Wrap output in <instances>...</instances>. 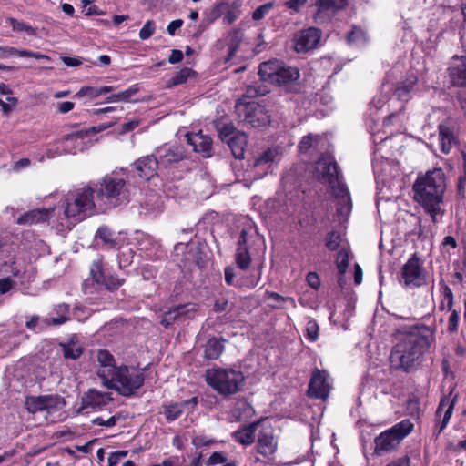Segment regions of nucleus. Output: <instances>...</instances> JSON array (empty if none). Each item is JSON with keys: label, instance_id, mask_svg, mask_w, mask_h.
Returning <instances> with one entry per match:
<instances>
[{"label": "nucleus", "instance_id": "58", "mask_svg": "<svg viewBox=\"0 0 466 466\" xmlns=\"http://www.w3.org/2000/svg\"><path fill=\"white\" fill-rule=\"evenodd\" d=\"M218 133L223 140H228L230 137L236 134L235 127H233L232 124L224 125L222 127L218 129Z\"/></svg>", "mask_w": 466, "mask_h": 466}, {"label": "nucleus", "instance_id": "12", "mask_svg": "<svg viewBox=\"0 0 466 466\" xmlns=\"http://www.w3.org/2000/svg\"><path fill=\"white\" fill-rule=\"evenodd\" d=\"M329 375L324 370H314L309 384L308 395L315 399H327L331 389Z\"/></svg>", "mask_w": 466, "mask_h": 466}, {"label": "nucleus", "instance_id": "30", "mask_svg": "<svg viewBox=\"0 0 466 466\" xmlns=\"http://www.w3.org/2000/svg\"><path fill=\"white\" fill-rule=\"evenodd\" d=\"M226 339L211 337L204 346L203 357L208 360H218L224 351Z\"/></svg>", "mask_w": 466, "mask_h": 466}, {"label": "nucleus", "instance_id": "5", "mask_svg": "<svg viewBox=\"0 0 466 466\" xmlns=\"http://www.w3.org/2000/svg\"><path fill=\"white\" fill-rule=\"evenodd\" d=\"M314 176L320 183L328 185L333 194L337 196L347 194L343 176L332 156L322 155L319 157L315 164Z\"/></svg>", "mask_w": 466, "mask_h": 466}, {"label": "nucleus", "instance_id": "25", "mask_svg": "<svg viewBox=\"0 0 466 466\" xmlns=\"http://www.w3.org/2000/svg\"><path fill=\"white\" fill-rule=\"evenodd\" d=\"M456 401L457 396H454L452 400H451L448 396H445L441 400L436 410V417L440 418L441 416V411L443 410H445V411L441 421L439 422L436 426V430L434 431V434H436V436L441 434V432L447 427V424L452 415Z\"/></svg>", "mask_w": 466, "mask_h": 466}, {"label": "nucleus", "instance_id": "26", "mask_svg": "<svg viewBox=\"0 0 466 466\" xmlns=\"http://www.w3.org/2000/svg\"><path fill=\"white\" fill-rule=\"evenodd\" d=\"M247 236L248 232L243 228L238 240V248L235 255L236 264L241 270H247L251 263V257L247 247Z\"/></svg>", "mask_w": 466, "mask_h": 466}, {"label": "nucleus", "instance_id": "20", "mask_svg": "<svg viewBox=\"0 0 466 466\" xmlns=\"http://www.w3.org/2000/svg\"><path fill=\"white\" fill-rule=\"evenodd\" d=\"M257 451L264 457L275 453L278 443L274 438V430L271 426L263 427L258 434Z\"/></svg>", "mask_w": 466, "mask_h": 466}, {"label": "nucleus", "instance_id": "61", "mask_svg": "<svg viewBox=\"0 0 466 466\" xmlns=\"http://www.w3.org/2000/svg\"><path fill=\"white\" fill-rule=\"evenodd\" d=\"M442 296L443 300L447 302V308L449 310L452 309L453 306V293L450 287L444 285L442 287Z\"/></svg>", "mask_w": 466, "mask_h": 466}, {"label": "nucleus", "instance_id": "18", "mask_svg": "<svg viewBox=\"0 0 466 466\" xmlns=\"http://www.w3.org/2000/svg\"><path fill=\"white\" fill-rule=\"evenodd\" d=\"M113 401L111 393L101 392L95 389H89L81 398L83 409L102 410Z\"/></svg>", "mask_w": 466, "mask_h": 466}, {"label": "nucleus", "instance_id": "6", "mask_svg": "<svg viewBox=\"0 0 466 466\" xmlns=\"http://www.w3.org/2000/svg\"><path fill=\"white\" fill-rule=\"evenodd\" d=\"M96 198L109 208H116L127 201L125 178L116 172L106 175L99 183Z\"/></svg>", "mask_w": 466, "mask_h": 466}, {"label": "nucleus", "instance_id": "33", "mask_svg": "<svg viewBox=\"0 0 466 466\" xmlns=\"http://www.w3.org/2000/svg\"><path fill=\"white\" fill-rule=\"evenodd\" d=\"M257 427V422L251 423L248 426L234 431L232 437L237 442L242 445H250L254 441V434Z\"/></svg>", "mask_w": 466, "mask_h": 466}, {"label": "nucleus", "instance_id": "53", "mask_svg": "<svg viewBox=\"0 0 466 466\" xmlns=\"http://www.w3.org/2000/svg\"><path fill=\"white\" fill-rule=\"evenodd\" d=\"M273 5L271 3L264 4L258 6L252 14V18L256 21L262 19L269 12Z\"/></svg>", "mask_w": 466, "mask_h": 466}, {"label": "nucleus", "instance_id": "44", "mask_svg": "<svg viewBox=\"0 0 466 466\" xmlns=\"http://www.w3.org/2000/svg\"><path fill=\"white\" fill-rule=\"evenodd\" d=\"M231 35V44L228 49V57L226 58V62L229 61L236 54L238 50V42L242 38V31L240 29H234L230 33Z\"/></svg>", "mask_w": 466, "mask_h": 466}, {"label": "nucleus", "instance_id": "63", "mask_svg": "<svg viewBox=\"0 0 466 466\" xmlns=\"http://www.w3.org/2000/svg\"><path fill=\"white\" fill-rule=\"evenodd\" d=\"M306 280L308 284L314 289H319L320 286V279L316 272H309L307 274Z\"/></svg>", "mask_w": 466, "mask_h": 466}, {"label": "nucleus", "instance_id": "31", "mask_svg": "<svg viewBox=\"0 0 466 466\" xmlns=\"http://www.w3.org/2000/svg\"><path fill=\"white\" fill-rule=\"evenodd\" d=\"M62 349L63 356L66 360H77L83 354L84 348L74 335L66 342L59 343Z\"/></svg>", "mask_w": 466, "mask_h": 466}, {"label": "nucleus", "instance_id": "39", "mask_svg": "<svg viewBox=\"0 0 466 466\" xmlns=\"http://www.w3.org/2000/svg\"><path fill=\"white\" fill-rule=\"evenodd\" d=\"M350 253V248L347 246L345 248H341L336 254L335 263L340 275H344L348 270Z\"/></svg>", "mask_w": 466, "mask_h": 466}, {"label": "nucleus", "instance_id": "55", "mask_svg": "<svg viewBox=\"0 0 466 466\" xmlns=\"http://www.w3.org/2000/svg\"><path fill=\"white\" fill-rule=\"evenodd\" d=\"M15 283L11 277L0 278V295L5 294L10 291Z\"/></svg>", "mask_w": 466, "mask_h": 466}, {"label": "nucleus", "instance_id": "35", "mask_svg": "<svg viewBox=\"0 0 466 466\" xmlns=\"http://www.w3.org/2000/svg\"><path fill=\"white\" fill-rule=\"evenodd\" d=\"M260 276H261V273L259 271L258 273L257 277H250L249 279H248L245 281H242V282H238V281L237 283H234V277H235L234 269L231 267H227L225 268V281H226V283L228 285H230V286H232V285H234V286L245 285L248 288H254L259 282Z\"/></svg>", "mask_w": 466, "mask_h": 466}, {"label": "nucleus", "instance_id": "23", "mask_svg": "<svg viewBox=\"0 0 466 466\" xmlns=\"http://www.w3.org/2000/svg\"><path fill=\"white\" fill-rule=\"evenodd\" d=\"M97 361L99 363L97 376L102 380L104 385L118 367L116 365L113 355L106 350L97 352Z\"/></svg>", "mask_w": 466, "mask_h": 466}, {"label": "nucleus", "instance_id": "14", "mask_svg": "<svg viewBox=\"0 0 466 466\" xmlns=\"http://www.w3.org/2000/svg\"><path fill=\"white\" fill-rule=\"evenodd\" d=\"M321 38V31L315 27H309L299 31L294 35L295 50L298 53L307 52L315 48Z\"/></svg>", "mask_w": 466, "mask_h": 466}, {"label": "nucleus", "instance_id": "11", "mask_svg": "<svg viewBox=\"0 0 466 466\" xmlns=\"http://www.w3.org/2000/svg\"><path fill=\"white\" fill-rule=\"evenodd\" d=\"M401 279L406 287H420L425 283V276L416 254H413L403 265Z\"/></svg>", "mask_w": 466, "mask_h": 466}, {"label": "nucleus", "instance_id": "51", "mask_svg": "<svg viewBox=\"0 0 466 466\" xmlns=\"http://www.w3.org/2000/svg\"><path fill=\"white\" fill-rule=\"evenodd\" d=\"M156 31V24L153 20H147L139 31V37L142 40L150 38Z\"/></svg>", "mask_w": 466, "mask_h": 466}, {"label": "nucleus", "instance_id": "9", "mask_svg": "<svg viewBox=\"0 0 466 466\" xmlns=\"http://www.w3.org/2000/svg\"><path fill=\"white\" fill-rule=\"evenodd\" d=\"M413 428L414 424L410 420H403L384 431L375 438V453L381 455L383 452L395 450L401 441L413 431Z\"/></svg>", "mask_w": 466, "mask_h": 466}, {"label": "nucleus", "instance_id": "21", "mask_svg": "<svg viewBox=\"0 0 466 466\" xmlns=\"http://www.w3.org/2000/svg\"><path fill=\"white\" fill-rule=\"evenodd\" d=\"M134 167L138 177L144 180H149L157 176V169L160 168L155 155H148L138 158L134 163Z\"/></svg>", "mask_w": 466, "mask_h": 466}, {"label": "nucleus", "instance_id": "17", "mask_svg": "<svg viewBox=\"0 0 466 466\" xmlns=\"http://www.w3.org/2000/svg\"><path fill=\"white\" fill-rule=\"evenodd\" d=\"M195 312V304L178 305L164 312L160 323L167 328L177 321H184L187 318H192Z\"/></svg>", "mask_w": 466, "mask_h": 466}, {"label": "nucleus", "instance_id": "29", "mask_svg": "<svg viewBox=\"0 0 466 466\" xmlns=\"http://www.w3.org/2000/svg\"><path fill=\"white\" fill-rule=\"evenodd\" d=\"M417 82L418 77L416 76H408L405 79L398 82L394 90V96L400 101H409L411 98V92Z\"/></svg>", "mask_w": 466, "mask_h": 466}, {"label": "nucleus", "instance_id": "49", "mask_svg": "<svg viewBox=\"0 0 466 466\" xmlns=\"http://www.w3.org/2000/svg\"><path fill=\"white\" fill-rule=\"evenodd\" d=\"M277 150L274 148H268L262 155L255 160V167H258L263 164L272 163L275 161L277 157Z\"/></svg>", "mask_w": 466, "mask_h": 466}, {"label": "nucleus", "instance_id": "32", "mask_svg": "<svg viewBox=\"0 0 466 466\" xmlns=\"http://www.w3.org/2000/svg\"><path fill=\"white\" fill-rule=\"evenodd\" d=\"M227 143L231 149V152L235 158H244L245 147L248 143V137L245 133L237 132L234 136L230 137Z\"/></svg>", "mask_w": 466, "mask_h": 466}, {"label": "nucleus", "instance_id": "48", "mask_svg": "<svg viewBox=\"0 0 466 466\" xmlns=\"http://www.w3.org/2000/svg\"><path fill=\"white\" fill-rule=\"evenodd\" d=\"M90 275L93 280L98 284L104 282L105 275L102 270V264L100 261H94L90 266Z\"/></svg>", "mask_w": 466, "mask_h": 466}, {"label": "nucleus", "instance_id": "41", "mask_svg": "<svg viewBox=\"0 0 466 466\" xmlns=\"http://www.w3.org/2000/svg\"><path fill=\"white\" fill-rule=\"evenodd\" d=\"M320 140H322L321 136L308 134L300 139L298 145L299 151L307 153L310 148H316Z\"/></svg>", "mask_w": 466, "mask_h": 466}, {"label": "nucleus", "instance_id": "10", "mask_svg": "<svg viewBox=\"0 0 466 466\" xmlns=\"http://www.w3.org/2000/svg\"><path fill=\"white\" fill-rule=\"evenodd\" d=\"M25 407L30 413L46 411L51 414L62 409L64 399L59 395L30 396L25 400Z\"/></svg>", "mask_w": 466, "mask_h": 466}, {"label": "nucleus", "instance_id": "38", "mask_svg": "<svg viewBox=\"0 0 466 466\" xmlns=\"http://www.w3.org/2000/svg\"><path fill=\"white\" fill-rule=\"evenodd\" d=\"M253 412L252 406L246 400H238L233 409V414L238 420L249 418Z\"/></svg>", "mask_w": 466, "mask_h": 466}, {"label": "nucleus", "instance_id": "50", "mask_svg": "<svg viewBox=\"0 0 466 466\" xmlns=\"http://www.w3.org/2000/svg\"><path fill=\"white\" fill-rule=\"evenodd\" d=\"M226 7H228L227 3H218L214 5L208 14L207 19L208 23H213L215 20L219 18L224 13Z\"/></svg>", "mask_w": 466, "mask_h": 466}, {"label": "nucleus", "instance_id": "59", "mask_svg": "<svg viewBox=\"0 0 466 466\" xmlns=\"http://www.w3.org/2000/svg\"><path fill=\"white\" fill-rule=\"evenodd\" d=\"M17 103V99L13 96L7 97V102H5L0 98V106L5 114L10 113Z\"/></svg>", "mask_w": 466, "mask_h": 466}, {"label": "nucleus", "instance_id": "45", "mask_svg": "<svg viewBox=\"0 0 466 466\" xmlns=\"http://www.w3.org/2000/svg\"><path fill=\"white\" fill-rule=\"evenodd\" d=\"M347 41L350 44L354 45L365 43L366 34L362 29L359 27H353L352 30L347 35Z\"/></svg>", "mask_w": 466, "mask_h": 466}, {"label": "nucleus", "instance_id": "36", "mask_svg": "<svg viewBox=\"0 0 466 466\" xmlns=\"http://www.w3.org/2000/svg\"><path fill=\"white\" fill-rule=\"evenodd\" d=\"M324 242L325 247L330 251H338L341 248L349 246L347 243H344L340 232L336 230L328 232L324 238Z\"/></svg>", "mask_w": 466, "mask_h": 466}, {"label": "nucleus", "instance_id": "27", "mask_svg": "<svg viewBox=\"0 0 466 466\" xmlns=\"http://www.w3.org/2000/svg\"><path fill=\"white\" fill-rule=\"evenodd\" d=\"M53 209L46 208H36L29 210L28 212H25L23 215H21L16 219V224L23 226H31L40 222H45L50 218Z\"/></svg>", "mask_w": 466, "mask_h": 466}, {"label": "nucleus", "instance_id": "47", "mask_svg": "<svg viewBox=\"0 0 466 466\" xmlns=\"http://www.w3.org/2000/svg\"><path fill=\"white\" fill-rule=\"evenodd\" d=\"M226 457L221 452L216 451L210 455V457L206 461V464L208 466H214L217 464H223V466H236L234 461L226 463Z\"/></svg>", "mask_w": 466, "mask_h": 466}, {"label": "nucleus", "instance_id": "16", "mask_svg": "<svg viewBox=\"0 0 466 466\" xmlns=\"http://www.w3.org/2000/svg\"><path fill=\"white\" fill-rule=\"evenodd\" d=\"M244 113L243 121L253 127H265L270 123V116L261 105L249 103L244 106Z\"/></svg>", "mask_w": 466, "mask_h": 466}, {"label": "nucleus", "instance_id": "7", "mask_svg": "<svg viewBox=\"0 0 466 466\" xmlns=\"http://www.w3.org/2000/svg\"><path fill=\"white\" fill-rule=\"evenodd\" d=\"M95 190L89 186H85L69 192L65 199V216L80 221L85 218V213L95 207Z\"/></svg>", "mask_w": 466, "mask_h": 466}, {"label": "nucleus", "instance_id": "42", "mask_svg": "<svg viewBox=\"0 0 466 466\" xmlns=\"http://www.w3.org/2000/svg\"><path fill=\"white\" fill-rule=\"evenodd\" d=\"M227 11L223 16V23L225 25L233 24L241 15V11L239 9V4L233 3L230 6L228 5Z\"/></svg>", "mask_w": 466, "mask_h": 466}, {"label": "nucleus", "instance_id": "13", "mask_svg": "<svg viewBox=\"0 0 466 466\" xmlns=\"http://www.w3.org/2000/svg\"><path fill=\"white\" fill-rule=\"evenodd\" d=\"M450 84L455 87H466V56L454 55L447 68Z\"/></svg>", "mask_w": 466, "mask_h": 466}, {"label": "nucleus", "instance_id": "46", "mask_svg": "<svg viewBox=\"0 0 466 466\" xmlns=\"http://www.w3.org/2000/svg\"><path fill=\"white\" fill-rule=\"evenodd\" d=\"M8 21H9V24L12 26L13 30L18 31V32L25 31L29 35H35V30L31 25H29L24 22L18 21L15 18H9Z\"/></svg>", "mask_w": 466, "mask_h": 466}, {"label": "nucleus", "instance_id": "52", "mask_svg": "<svg viewBox=\"0 0 466 466\" xmlns=\"http://www.w3.org/2000/svg\"><path fill=\"white\" fill-rule=\"evenodd\" d=\"M103 283L106 285L107 289L116 290L120 286L123 285L124 279L118 278L117 276H108V277L105 276V280Z\"/></svg>", "mask_w": 466, "mask_h": 466}, {"label": "nucleus", "instance_id": "8", "mask_svg": "<svg viewBox=\"0 0 466 466\" xmlns=\"http://www.w3.org/2000/svg\"><path fill=\"white\" fill-rule=\"evenodd\" d=\"M258 75L262 81L279 86L287 85L299 77L297 67L286 66L279 60H270L259 65Z\"/></svg>", "mask_w": 466, "mask_h": 466}, {"label": "nucleus", "instance_id": "2", "mask_svg": "<svg viewBox=\"0 0 466 466\" xmlns=\"http://www.w3.org/2000/svg\"><path fill=\"white\" fill-rule=\"evenodd\" d=\"M429 347L430 340L426 336L416 332L402 335L391 350V367L407 372L411 370Z\"/></svg>", "mask_w": 466, "mask_h": 466}, {"label": "nucleus", "instance_id": "3", "mask_svg": "<svg viewBox=\"0 0 466 466\" xmlns=\"http://www.w3.org/2000/svg\"><path fill=\"white\" fill-rule=\"evenodd\" d=\"M205 380L208 386L223 396L238 392L245 381L240 370L230 368H212L206 370Z\"/></svg>", "mask_w": 466, "mask_h": 466}, {"label": "nucleus", "instance_id": "34", "mask_svg": "<svg viewBox=\"0 0 466 466\" xmlns=\"http://www.w3.org/2000/svg\"><path fill=\"white\" fill-rule=\"evenodd\" d=\"M114 86H105L101 87H94V86H82L76 94L75 97H84L88 96L90 99H95L102 95L110 93L114 90Z\"/></svg>", "mask_w": 466, "mask_h": 466}, {"label": "nucleus", "instance_id": "57", "mask_svg": "<svg viewBox=\"0 0 466 466\" xmlns=\"http://www.w3.org/2000/svg\"><path fill=\"white\" fill-rule=\"evenodd\" d=\"M307 336L308 339L314 341L319 336V327L315 321H309L307 324Z\"/></svg>", "mask_w": 466, "mask_h": 466}, {"label": "nucleus", "instance_id": "37", "mask_svg": "<svg viewBox=\"0 0 466 466\" xmlns=\"http://www.w3.org/2000/svg\"><path fill=\"white\" fill-rule=\"evenodd\" d=\"M196 72L188 67H184L177 72L167 82V87H173L185 84L190 77L195 76Z\"/></svg>", "mask_w": 466, "mask_h": 466}, {"label": "nucleus", "instance_id": "40", "mask_svg": "<svg viewBox=\"0 0 466 466\" xmlns=\"http://www.w3.org/2000/svg\"><path fill=\"white\" fill-rule=\"evenodd\" d=\"M163 414L167 421H173L179 418L184 410L182 408V404L180 402H170L167 404L162 405Z\"/></svg>", "mask_w": 466, "mask_h": 466}, {"label": "nucleus", "instance_id": "19", "mask_svg": "<svg viewBox=\"0 0 466 466\" xmlns=\"http://www.w3.org/2000/svg\"><path fill=\"white\" fill-rule=\"evenodd\" d=\"M439 142L441 150L443 154H449L454 145L458 143V138L454 133V127L450 118H446L438 126Z\"/></svg>", "mask_w": 466, "mask_h": 466}, {"label": "nucleus", "instance_id": "15", "mask_svg": "<svg viewBox=\"0 0 466 466\" xmlns=\"http://www.w3.org/2000/svg\"><path fill=\"white\" fill-rule=\"evenodd\" d=\"M347 5V0H316L314 20L318 24L329 21L336 12Z\"/></svg>", "mask_w": 466, "mask_h": 466}, {"label": "nucleus", "instance_id": "24", "mask_svg": "<svg viewBox=\"0 0 466 466\" xmlns=\"http://www.w3.org/2000/svg\"><path fill=\"white\" fill-rule=\"evenodd\" d=\"M187 140L193 147L194 151L202 154L204 157H209L212 154V139L203 135L202 132L187 135Z\"/></svg>", "mask_w": 466, "mask_h": 466}, {"label": "nucleus", "instance_id": "43", "mask_svg": "<svg viewBox=\"0 0 466 466\" xmlns=\"http://www.w3.org/2000/svg\"><path fill=\"white\" fill-rule=\"evenodd\" d=\"M96 237L109 248L116 245L115 234L107 227H100L96 231Z\"/></svg>", "mask_w": 466, "mask_h": 466}, {"label": "nucleus", "instance_id": "62", "mask_svg": "<svg viewBox=\"0 0 466 466\" xmlns=\"http://www.w3.org/2000/svg\"><path fill=\"white\" fill-rule=\"evenodd\" d=\"M307 3L308 0H288L284 5L294 12H299Z\"/></svg>", "mask_w": 466, "mask_h": 466}, {"label": "nucleus", "instance_id": "60", "mask_svg": "<svg viewBox=\"0 0 466 466\" xmlns=\"http://www.w3.org/2000/svg\"><path fill=\"white\" fill-rule=\"evenodd\" d=\"M21 52H23V50H19L12 46H0V56L2 57H9L12 56L23 57Z\"/></svg>", "mask_w": 466, "mask_h": 466}, {"label": "nucleus", "instance_id": "22", "mask_svg": "<svg viewBox=\"0 0 466 466\" xmlns=\"http://www.w3.org/2000/svg\"><path fill=\"white\" fill-rule=\"evenodd\" d=\"M157 158L160 168H168L184 158L183 150L178 147H161L157 150Z\"/></svg>", "mask_w": 466, "mask_h": 466}, {"label": "nucleus", "instance_id": "54", "mask_svg": "<svg viewBox=\"0 0 466 466\" xmlns=\"http://www.w3.org/2000/svg\"><path fill=\"white\" fill-rule=\"evenodd\" d=\"M460 316L456 310H453L449 317L447 330L449 333H454L458 329Z\"/></svg>", "mask_w": 466, "mask_h": 466}, {"label": "nucleus", "instance_id": "1", "mask_svg": "<svg viewBox=\"0 0 466 466\" xmlns=\"http://www.w3.org/2000/svg\"><path fill=\"white\" fill-rule=\"evenodd\" d=\"M414 200L431 216V221L438 222V216H443L444 193L446 190L445 175L441 168L419 175L412 186Z\"/></svg>", "mask_w": 466, "mask_h": 466}, {"label": "nucleus", "instance_id": "64", "mask_svg": "<svg viewBox=\"0 0 466 466\" xmlns=\"http://www.w3.org/2000/svg\"><path fill=\"white\" fill-rule=\"evenodd\" d=\"M212 443V441L210 439H208L206 436H203V435H198V436H195L193 439H192V444L196 447V448H200V447H204V446H208Z\"/></svg>", "mask_w": 466, "mask_h": 466}, {"label": "nucleus", "instance_id": "4", "mask_svg": "<svg viewBox=\"0 0 466 466\" xmlns=\"http://www.w3.org/2000/svg\"><path fill=\"white\" fill-rule=\"evenodd\" d=\"M107 380L104 384L107 389L116 390L124 397H131L143 385L145 375L142 370L123 365Z\"/></svg>", "mask_w": 466, "mask_h": 466}, {"label": "nucleus", "instance_id": "56", "mask_svg": "<svg viewBox=\"0 0 466 466\" xmlns=\"http://www.w3.org/2000/svg\"><path fill=\"white\" fill-rule=\"evenodd\" d=\"M462 159H463V174L460 176L459 181H458V193L460 195H462L464 192V187L466 186V153H462Z\"/></svg>", "mask_w": 466, "mask_h": 466}, {"label": "nucleus", "instance_id": "28", "mask_svg": "<svg viewBox=\"0 0 466 466\" xmlns=\"http://www.w3.org/2000/svg\"><path fill=\"white\" fill-rule=\"evenodd\" d=\"M87 133L84 130L68 134L62 139L63 150L67 154H76L82 150L83 140L86 137Z\"/></svg>", "mask_w": 466, "mask_h": 466}]
</instances>
